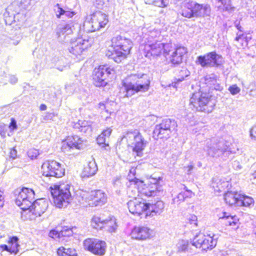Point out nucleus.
<instances>
[{
	"mask_svg": "<svg viewBox=\"0 0 256 256\" xmlns=\"http://www.w3.org/2000/svg\"><path fill=\"white\" fill-rule=\"evenodd\" d=\"M177 246L178 251L192 252V248L193 246H192V240L189 242L186 240H180L177 244Z\"/></svg>",
	"mask_w": 256,
	"mask_h": 256,
	"instance_id": "c9c22d12",
	"label": "nucleus"
},
{
	"mask_svg": "<svg viewBox=\"0 0 256 256\" xmlns=\"http://www.w3.org/2000/svg\"><path fill=\"white\" fill-rule=\"evenodd\" d=\"M98 170V166L96 162L92 160L90 161L84 170L82 176L88 178L94 175Z\"/></svg>",
	"mask_w": 256,
	"mask_h": 256,
	"instance_id": "473e14b6",
	"label": "nucleus"
},
{
	"mask_svg": "<svg viewBox=\"0 0 256 256\" xmlns=\"http://www.w3.org/2000/svg\"><path fill=\"white\" fill-rule=\"evenodd\" d=\"M150 186L143 192L144 194L148 196H158L160 193H162L163 185L164 184L162 177L156 176L155 174H154L150 178Z\"/></svg>",
	"mask_w": 256,
	"mask_h": 256,
	"instance_id": "a211bd4d",
	"label": "nucleus"
},
{
	"mask_svg": "<svg viewBox=\"0 0 256 256\" xmlns=\"http://www.w3.org/2000/svg\"><path fill=\"white\" fill-rule=\"evenodd\" d=\"M128 206L130 213L134 214L140 215L142 212H146L148 210V203L142 200L140 201L138 200H130L128 202Z\"/></svg>",
	"mask_w": 256,
	"mask_h": 256,
	"instance_id": "6ab92c4d",
	"label": "nucleus"
},
{
	"mask_svg": "<svg viewBox=\"0 0 256 256\" xmlns=\"http://www.w3.org/2000/svg\"><path fill=\"white\" fill-rule=\"evenodd\" d=\"M216 105V100L208 94L200 92L194 93L190 100V108L197 111L210 112Z\"/></svg>",
	"mask_w": 256,
	"mask_h": 256,
	"instance_id": "7ed1b4c3",
	"label": "nucleus"
},
{
	"mask_svg": "<svg viewBox=\"0 0 256 256\" xmlns=\"http://www.w3.org/2000/svg\"><path fill=\"white\" fill-rule=\"evenodd\" d=\"M64 26V28L67 32L68 34H72V28L73 26H72L70 24H65L62 25Z\"/></svg>",
	"mask_w": 256,
	"mask_h": 256,
	"instance_id": "5fc2aeb1",
	"label": "nucleus"
},
{
	"mask_svg": "<svg viewBox=\"0 0 256 256\" xmlns=\"http://www.w3.org/2000/svg\"><path fill=\"white\" fill-rule=\"evenodd\" d=\"M92 226L95 228H104L110 232H116L118 228L116 220L114 216L110 217V219L104 220L95 216L92 218Z\"/></svg>",
	"mask_w": 256,
	"mask_h": 256,
	"instance_id": "dca6fc26",
	"label": "nucleus"
},
{
	"mask_svg": "<svg viewBox=\"0 0 256 256\" xmlns=\"http://www.w3.org/2000/svg\"><path fill=\"white\" fill-rule=\"evenodd\" d=\"M112 50H109L106 56L117 63L126 59L130 54L133 44L132 40L121 36H117L112 39Z\"/></svg>",
	"mask_w": 256,
	"mask_h": 256,
	"instance_id": "f03ea898",
	"label": "nucleus"
},
{
	"mask_svg": "<svg viewBox=\"0 0 256 256\" xmlns=\"http://www.w3.org/2000/svg\"><path fill=\"white\" fill-rule=\"evenodd\" d=\"M250 136L252 137L256 138V125L251 129Z\"/></svg>",
	"mask_w": 256,
	"mask_h": 256,
	"instance_id": "052dcab7",
	"label": "nucleus"
},
{
	"mask_svg": "<svg viewBox=\"0 0 256 256\" xmlns=\"http://www.w3.org/2000/svg\"><path fill=\"white\" fill-rule=\"evenodd\" d=\"M188 220L190 224H194L195 226L197 225V217L195 215H190L189 217L188 218Z\"/></svg>",
	"mask_w": 256,
	"mask_h": 256,
	"instance_id": "603ef678",
	"label": "nucleus"
},
{
	"mask_svg": "<svg viewBox=\"0 0 256 256\" xmlns=\"http://www.w3.org/2000/svg\"><path fill=\"white\" fill-rule=\"evenodd\" d=\"M42 174L46 177L61 178L65 172L62 164L54 160H48L42 166Z\"/></svg>",
	"mask_w": 256,
	"mask_h": 256,
	"instance_id": "1a4fd4ad",
	"label": "nucleus"
},
{
	"mask_svg": "<svg viewBox=\"0 0 256 256\" xmlns=\"http://www.w3.org/2000/svg\"><path fill=\"white\" fill-rule=\"evenodd\" d=\"M4 199V196L3 192L0 190V208L2 207L4 204V202H2Z\"/></svg>",
	"mask_w": 256,
	"mask_h": 256,
	"instance_id": "680f3d73",
	"label": "nucleus"
},
{
	"mask_svg": "<svg viewBox=\"0 0 256 256\" xmlns=\"http://www.w3.org/2000/svg\"><path fill=\"white\" fill-rule=\"evenodd\" d=\"M218 181L219 182H220L219 179H216L212 184V186L214 188V190L221 192L224 189V188L227 186L228 183L227 182H223L218 184Z\"/></svg>",
	"mask_w": 256,
	"mask_h": 256,
	"instance_id": "58836bf2",
	"label": "nucleus"
},
{
	"mask_svg": "<svg viewBox=\"0 0 256 256\" xmlns=\"http://www.w3.org/2000/svg\"><path fill=\"white\" fill-rule=\"evenodd\" d=\"M224 6V10L230 12L234 11V7L232 6L230 0H218Z\"/></svg>",
	"mask_w": 256,
	"mask_h": 256,
	"instance_id": "ea45409f",
	"label": "nucleus"
},
{
	"mask_svg": "<svg viewBox=\"0 0 256 256\" xmlns=\"http://www.w3.org/2000/svg\"><path fill=\"white\" fill-rule=\"evenodd\" d=\"M60 234L61 238L62 237H69L72 236L73 232L72 228L64 227L60 230V234Z\"/></svg>",
	"mask_w": 256,
	"mask_h": 256,
	"instance_id": "a19ab883",
	"label": "nucleus"
},
{
	"mask_svg": "<svg viewBox=\"0 0 256 256\" xmlns=\"http://www.w3.org/2000/svg\"><path fill=\"white\" fill-rule=\"evenodd\" d=\"M150 80L145 74H132L123 80L122 83L126 94L124 97H130L139 92H147L150 86Z\"/></svg>",
	"mask_w": 256,
	"mask_h": 256,
	"instance_id": "f257e3e1",
	"label": "nucleus"
},
{
	"mask_svg": "<svg viewBox=\"0 0 256 256\" xmlns=\"http://www.w3.org/2000/svg\"><path fill=\"white\" fill-rule=\"evenodd\" d=\"M128 146L132 148V151L139 157L144 155L143 151L146 146L148 142L138 131L128 132L124 136Z\"/></svg>",
	"mask_w": 256,
	"mask_h": 256,
	"instance_id": "0eeeda50",
	"label": "nucleus"
},
{
	"mask_svg": "<svg viewBox=\"0 0 256 256\" xmlns=\"http://www.w3.org/2000/svg\"><path fill=\"white\" fill-rule=\"evenodd\" d=\"M184 192H180L176 197L173 198L172 202L176 204H180L184 202L187 198H191L192 196V192L191 190L186 189V186H184Z\"/></svg>",
	"mask_w": 256,
	"mask_h": 256,
	"instance_id": "72a5a7b5",
	"label": "nucleus"
},
{
	"mask_svg": "<svg viewBox=\"0 0 256 256\" xmlns=\"http://www.w3.org/2000/svg\"><path fill=\"white\" fill-rule=\"evenodd\" d=\"M216 240L210 235L206 236L202 234L196 235L192 240V246L202 250H212L216 246Z\"/></svg>",
	"mask_w": 256,
	"mask_h": 256,
	"instance_id": "ddd939ff",
	"label": "nucleus"
},
{
	"mask_svg": "<svg viewBox=\"0 0 256 256\" xmlns=\"http://www.w3.org/2000/svg\"><path fill=\"white\" fill-rule=\"evenodd\" d=\"M50 187V192L54 202L58 208L66 206L71 198L70 186L68 184L54 185Z\"/></svg>",
	"mask_w": 256,
	"mask_h": 256,
	"instance_id": "423d86ee",
	"label": "nucleus"
},
{
	"mask_svg": "<svg viewBox=\"0 0 256 256\" xmlns=\"http://www.w3.org/2000/svg\"><path fill=\"white\" fill-rule=\"evenodd\" d=\"M243 34H237V36L235 38V40H236V41H238L240 40V39L242 36H243Z\"/></svg>",
	"mask_w": 256,
	"mask_h": 256,
	"instance_id": "338daca9",
	"label": "nucleus"
},
{
	"mask_svg": "<svg viewBox=\"0 0 256 256\" xmlns=\"http://www.w3.org/2000/svg\"><path fill=\"white\" fill-rule=\"evenodd\" d=\"M176 127L177 124L174 120L164 119L161 123L155 126L153 132L154 136H156L158 138H168Z\"/></svg>",
	"mask_w": 256,
	"mask_h": 256,
	"instance_id": "6e6552de",
	"label": "nucleus"
},
{
	"mask_svg": "<svg viewBox=\"0 0 256 256\" xmlns=\"http://www.w3.org/2000/svg\"><path fill=\"white\" fill-rule=\"evenodd\" d=\"M211 8L206 4H200L194 0H190L184 4L183 7L180 12L186 18H204L210 16Z\"/></svg>",
	"mask_w": 256,
	"mask_h": 256,
	"instance_id": "20e7f679",
	"label": "nucleus"
},
{
	"mask_svg": "<svg viewBox=\"0 0 256 256\" xmlns=\"http://www.w3.org/2000/svg\"><path fill=\"white\" fill-rule=\"evenodd\" d=\"M9 128L11 130H14L17 128L16 122L14 118H12L11 120V122L9 125Z\"/></svg>",
	"mask_w": 256,
	"mask_h": 256,
	"instance_id": "6e6d98bb",
	"label": "nucleus"
},
{
	"mask_svg": "<svg viewBox=\"0 0 256 256\" xmlns=\"http://www.w3.org/2000/svg\"><path fill=\"white\" fill-rule=\"evenodd\" d=\"M17 151L14 148L11 149L10 154V158H12V160L14 159L16 157Z\"/></svg>",
	"mask_w": 256,
	"mask_h": 256,
	"instance_id": "13d9d810",
	"label": "nucleus"
},
{
	"mask_svg": "<svg viewBox=\"0 0 256 256\" xmlns=\"http://www.w3.org/2000/svg\"><path fill=\"white\" fill-rule=\"evenodd\" d=\"M64 10L65 8L64 9L61 8L59 4H56L54 6V10L56 14V16L58 18L64 16Z\"/></svg>",
	"mask_w": 256,
	"mask_h": 256,
	"instance_id": "79ce46f5",
	"label": "nucleus"
},
{
	"mask_svg": "<svg viewBox=\"0 0 256 256\" xmlns=\"http://www.w3.org/2000/svg\"><path fill=\"white\" fill-rule=\"evenodd\" d=\"M57 253L58 256H76L74 249L66 248L64 247L60 248Z\"/></svg>",
	"mask_w": 256,
	"mask_h": 256,
	"instance_id": "4c0bfd02",
	"label": "nucleus"
},
{
	"mask_svg": "<svg viewBox=\"0 0 256 256\" xmlns=\"http://www.w3.org/2000/svg\"><path fill=\"white\" fill-rule=\"evenodd\" d=\"M48 202L45 198H40L32 201V206L28 210L36 216H40L47 210Z\"/></svg>",
	"mask_w": 256,
	"mask_h": 256,
	"instance_id": "aec40b11",
	"label": "nucleus"
},
{
	"mask_svg": "<svg viewBox=\"0 0 256 256\" xmlns=\"http://www.w3.org/2000/svg\"><path fill=\"white\" fill-rule=\"evenodd\" d=\"M7 131V126L4 124H0V134L2 136H5Z\"/></svg>",
	"mask_w": 256,
	"mask_h": 256,
	"instance_id": "3c124183",
	"label": "nucleus"
},
{
	"mask_svg": "<svg viewBox=\"0 0 256 256\" xmlns=\"http://www.w3.org/2000/svg\"><path fill=\"white\" fill-rule=\"evenodd\" d=\"M47 106L44 104H41L40 106V110H46Z\"/></svg>",
	"mask_w": 256,
	"mask_h": 256,
	"instance_id": "0e129e2a",
	"label": "nucleus"
},
{
	"mask_svg": "<svg viewBox=\"0 0 256 256\" xmlns=\"http://www.w3.org/2000/svg\"><path fill=\"white\" fill-rule=\"evenodd\" d=\"M186 52V48L184 46H180L176 48L174 52H172L170 50L167 54L170 56V59L171 63L176 66L182 63V57Z\"/></svg>",
	"mask_w": 256,
	"mask_h": 256,
	"instance_id": "393cba45",
	"label": "nucleus"
},
{
	"mask_svg": "<svg viewBox=\"0 0 256 256\" xmlns=\"http://www.w3.org/2000/svg\"><path fill=\"white\" fill-rule=\"evenodd\" d=\"M85 249L98 256H103L106 252V243L96 238H87L84 242Z\"/></svg>",
	"mask_w": 256,
	"mask_h": 256,
	"instance_id": "f3484780",
	"label": "nucleus"
},
{
	"mask_svg": "<svg viewBox=\"0 0 256 256\" xmlns=\"http://www.w3.org/2000/svg\"><path fill=\"white\" fill-rule=\"evenodd\" d=\"M97 143L99 145H102V147H105L108 146V144L106 143V138L102 134L99 135L98 138H96Z\"/></svg>",
	"mask_w": 256,
	"mask_h": 256,
	"instance_id": "a18cd8bd",
	"label": "nucleus"
},
{
	"mask_svg": "<svg viewBox=\"0 0 256 256\" xmlns=\"http://www.w3.org/2000/svg\"><path fill=\"white\" fill-rule=\"evenodd\" d=\"M68 31H66L64 28V26L62 25H60L58 26L56 32V35L58 38H60L61 35H64V37L66 35L70 34H68Z\"/></svg>",
	"mask_w": 256,
	"mask_h": 256,
	"instance_id": "49530a36",
	"label": "nucleus"
},
{
	"mask_svg": "<svg viewBox=\"0 0 256 256\" xmlns=\"http://www.w3.org/2000/svg\"><path fill=\"white\" fill-rule=\"evenodd\" d=\"M92 122L90 121L79 120L74 123L73 128L79 132L90 134L92 132Z\"/></svg>",
	"mask_w": 256,
	"mask_h": 256,
	"instance_id": "c756f323",
	"label": "nucleus"
},
{
	"mask_svg": "<svg viewBox=\"0 0 256 256\" xmlns=\"http://www.w3.org/2000/svg\"><path fill=\"white\" fill-rule=\"evenodd\" d=\"M89 199L92 201L90 204L96 206L104 204L106 202L107 198L102 190H96L90 192Z\"/></svg>",
	"mask_w": 256,
	"mask_h": 256,
	"instance_id": "4be33fe9",
	"label": "nucleus"
},
{
	"mask_svg": "<svg viewBox=\"0 0 256 256\" xmlns=\"http://www.w3.org/2000/svg\"><path fill=\"white\" fill-rule=\"evenodd\" d=\"M112 132V130L110 128H108L106 130H104L102 134L104 135V136L108 138L110 136Z\"/></svg>",
	"mask_w": 256,
	"mask_h": 256,
	"instance_id": "4d7b16f0",
	"label": "nucleus"
},
{
	"mask_svg": "<svg viewBox=\"0 0 256 256\" xmlns=\"http://www.w3.org/2000/svg\"><path fill=\"white\" fill-rule=\"evenodd\" d=\"M90 16V20L85 23L84 26H90L91 29L88 30L91 32L98 30L104 28L108 22V16L100 11L93 13Z\"/></svg>",
	"mask_w": 256,
	"mask_h": 256,
	"instance_id": "4468645a",
	"label": "nucleus"
},
{
	"mask_svg": "<svg viewBox=\"0 0 256 256\" xmlns=\"http://www.w3.org/2000/svg\"><path fill=\"white\" fill-rule=\"evenodd\" d=\"M152 230L146 226H136L132 231V238L138 240H144L150 238Z\"/></svg>",
	"mask_w": 256,
	"mask_h": 256,
	"instance_id": "5701e85b",
	"label": "nucleus"
},
{
	"mask_svg": "<svg viewBox=\"0 0 256 256\" xmlns=\"http://www.w3.org/2000/svg\"><path fill=\"white\" fill-rule=\"evenodd\" d=\"M34 194V192L32 189L23 188L16 198V204L20 207L23 210H28L32 206Z\"/></svg>",
	"mask_w": 256,
	"mask_h": 256,
	"instance_id": "f8f14e48",
	"label": "nucleus"
},
{
	"mask_svg": "<svg viewBox=\"0 0 256 256\" xmlns=\"http://www.w3.org/2000/svg\"><path fill=\"white\" fill-rule=\"evenodd\" d=\"M75 14H76V13L74 11H70V10H68V8H65L64 16H66L68 18H71Z\"/></svg>",
	"mask_w": 256,
	"mask_h": 256,
	"instance_id": "864d4df0",
	"label": "nucleus"
},
{
	"mask_svg": "<svg viewBox=\"0 0 256 256\" xmlns=\"http://www.w3.org/2000/svg\"><path fill=\"white\" fill-rule=\"evenodd\" d=\"M114 72L112 68L106 66H100L95 68L93 72L94 84L97 87L104 86L107 84L106 79Z\"/></svg>",
	"mask_w": 256,
	"mask_h": 256,
	"instance_id": "2eb2a0df",
	"label": "nucleus"
},
{
	"mask_svg": "<svg viewBox=\"0 0 256 256\" xmlns=\"http://www.w3.org/2000/svg\"><path fill=\"white\" fill-rule=\"evenodd\" d=\"M240 88L236 84H233L228 88V90L232 95L236 94L240 92Z\"/></svg>",
	"mask_w": 256,
	"mask_h": 256,
	"instance_id": "09e8293b",
	"label": "nucleus"
},
{
	"mask_svg": "<svg viewBox=\"0 0 256 256\" xmlns=\"http://www.w3.org/2000/svg\"><path fill=\"white\" fill-rule=\"evenodd\" d=\"M218 81L214 74L206 76L204 78L206 84L209 86L210 89L220 90L222 89V86H220Z\"/></svg>",
	"mask_w": 256,
	"mask_h": 256,
	"instance_id": "7c9ffc66",
	"label": "nucleus"
},
{
	"mask_svg": "<svg viewBox=\"0 0 256 256\" xmlns=\"http://www.w3.org/2000/svg\"><path fill=\"white\" fill-rule=\"evenodd\" d=\"M148 210L146 213V216L152 217L157 214H160L164 208V203L162 200H158L156 203L150 204L148 203Z\"/></svg>",
	"mask_w": 256,
	"mask_h": 256,
	"instance_id": "bb28decb",
	"label": "nucleus"
},
{
	"mask_svg": "<svg viewBox=\"0 0 256 256\" xmlns=\"http://www.w3.org/2000/svg\"><path fill=\"white\" fill-rule=\"evenodd\" d=\"M18 238L17 236H14L9 238L8 245H0V250H6L11 254H16L18 251V248L20 246L18 244Z\"/></svg>",
	"mask_w": 256,
	"mask_h": 256,
	"instance_id": "a878e982",
	"label": "nucleus"
},
{
	"mask_svg": "<svg viewBox=\"0 0 256 256\" xmlns=\"http://www.w3.org/2000/svg\"><path fill=\"white\" fill-rule=\"evenodd\" d=\"M240 194L238 192L228 191L224 195V198L226 203L230 206H238Z\"/></svg>",
	"mask_w": 256,
	"mask_h": 256,
	"instance_id": "2f4dec72",
	"label": "nucleus"
},
{
	"mask_svg": "<svg viewBox=\"0 0 256 256\" xmlns=\"http://www.w3.org/2000/svg\"><path fill=\"white\" fill-rule=\"evenodd\" d=\"M206 151L208 156L212 157H223L224 159L231 152L229 142L222 138H214L206 142Z\"/></svg>",
	"mask_w": 256,
	"mask_h": 256,
	"instance_id": "39448f33",
	"label": "nucleus"
},
{
	"mask_svg": "<svg viewBox=\"0 0 256 256\" xmlns=\"http://www.w3.org/2000/svg\"><path fill=\"white\" fill-rule=\"evenodd\" d=\"M146 4H154L159 7H163L165 6L164 0H144Z\"/></svg>",
	"mask_w": 256,
	"mask_h": 256,
	"instance_id": "37998d69",
	"label": "nucleus"
},
{
	"mask_svg": "<svg viewBox=\"0 0 256 256\" xmlns=\"http://www.w3.org/2000/svg\"><path fill=\"white\" fill-rule=\"evenodd\" d=\"M222 56L216 52H212L197 57L196 62L202 68H218L222 64Z\"/></svg>",
	"mask_w": 256,
	"mask_h": 256,
	"instance_id": "9d476101",
	"label": "nucleus"
},
{
	"mask_svg": "<svg viewBox=\"0 0 256 256\" xmlns=\"http://www.w3.org/2000/svg\"><path fill=\"white\" fill-rule=\"evenodd\" d=\"M92 42V38L86 35H82L81 38H78L70 42L68 48L69 52L76 56H80L83 51L91 46Z\"/></svg>",
	"mask_w": 256,
	"mask_h": 256,
	"instance_id": "9b49d317",
	"label": "nucleus"
},
{
	"mask_svg": "<svg viewBox=\"0 0 256 256\" xmlns=\"http://www.w3.org/2000/svg\"><path fill=\"white\" fill-rule=\"evenodd\" d=\"M188 174H190V171L193 170L194 166L192 165H190L188 166Z\"/></svg>",
	"mask_w": 256,
	"mask_h": 256,
	"instance_id": "774afa93",
	"label": "nucleus"
},
{
	"mask_svg": "<svg viewBox=\"0 0 256 256\" xmlns=\"http://www.w3.org/2000/svg\"><path fill=\"white\" fill-rule=\"evenodd\" d=\"M82 140L78 136H69L62 146V148L64 150H80L82 148Z\"/></svg>",
	"mask_w": 256,
	"mask_h": 256,
	"instance_id": "b1692460",
	"label": "nucleus"
},
{
	"mask_svg": "<svg viewBox=\"0 0 256 256\" xmlns=\"http://www.w3.org/2000/svg\"><path fill=\"white\" fill-rule=\"evenodd\" d=\"M149 46L150 48V52L152 55L158 56L162 53V50H164L165 54L166 53V52H165V45L164 43L156 42L150 44Z\"/></svg>",
	"mask_w": 256,
	"mask_h": 256,
	"instance_id": "f704fd0d",
	"label": "nucleus"
},
{
	"mask_svg": "<svg viewBox=\"0 0 256 256\" xmlns=\"http://www.w3.org/2000/svg\"><path fill=\"white\" fill-rule=\"evenodd\" d=\"M176 77L174 78V82L172 84L174 87H176V84L180 82H182L184 78L190 75V72L186 67H179L176 68L174 70Z\"/></svg>",
	"mask_w": 256,
	"mask_h": 256,
	"instance_id": "cd10ccee",
	"label": "nucleus"
},
{
	"mask_svg": "<svg viewBox=\"0 0 256 256\" xmlns=\"http://www.w3.org/2000/svg\"><path fill=\"white\" fill-rule=\"evenodd\" d=\"M59 234H60V230L57 228L56 230H50L48 235L50 237H51L54 238H60L61 237Z\"/></svg>",
	"mask_w": 256,
	"mask_h": 256,
	"instance_id": "de8ad7c7",
	"label": "nucleus"
},
{
	"mask_svg": "<svg viewBox=\"0 0 256 256\" xmlns=\"http://www.w3.org/2000/svg\"><path fill=\"white\" fill-rule=\"evenodd\" d=\"M253 203L254 200L252 198L240 194L239 200L238 202V206H250Z\"/></svg>",
	"mask_w": 256,
	"mask_h": 256,
	"instance_id": "e433bc0d",
	"label": "nucleus"
},
{
	"mask_svg": "<svg viewBox=\"0 0 256 256\" xmlns=\"http://www.w3.org/2000/svg\"><path fill=\"white\" fill-rule=\"evenodd\" d=\"M235 26L240 32H243V28L240 26V24H235Z\"/></svg>",
	"mask_w": 256,
	"mask_h": 256,
	"instance_id": "e2e57ef3",
	"label": "nucleus"
},
{
	"mask_svg": "<svg viewBox=\"0 0 256 256\" xmlns=\"http://www.w3.org/2000/svg\"><path fill=\"white\" fill-rule=\"evenodd\" d=\"M40 154L39 150L34 148L30 150L28 152V157L32 160L36 159Z\"/></svg>",
	"mask_w": 256,
	"mask_h": 256,
	"instance_id": "c03bdc74",
	"label": "nucleus"
},
{
	"mask_svg": "<svg viewBox=\"0 0 256 256\" xmlns=\"http://www.w3.org/2000/svg\"><path fill=\"white\" fill-rule=\"evenodd\" d=\"M232 168L236 170H238L242 169V166L238 160H234L232 162Z\"/></svg>",
	"mask_w": 256,
	"mask_h": 256,
	"instance_id": "8fccbe9b",
	"label": "nucleus"
},
{
	"mask_svg": "<svg viewBox=\"0 0 256 256\" xmlns=\"http://www.w3.org/2000/svg\"><path fill=\"white\" fill-rule=\"evenodd\" d=\"M99 108L102 110L106 109V106L104 103L100 102L99 104Z\"/></svg>",
	"mask_w": 256,
	"mask_h": 256,
	"instance_id": "69168bd1",
	"label": "nucleus"
},
{
	"mask_svg": "<svg viewBox=\"0 0 256 256\" xmlns=\"http://www.w3.org/2000/svg\"><path fill=\"white\" fill-rule=\"evenodd\" d=\"M4 13L5 22L6 24L10 25L16 21V16L18 14V2L14 1L8 6Z\"/></svg>",
	"mask_w": 256,
	"mask_h": 256,
	"instance_id": "412c9836",
	"label": "nucleus"
},
{
	"mask_svg": "<svg viewBox=\"0 0 256 256\" xmlns=\"http://www.w3.org/2000/svg\"><path fill=\"white\" fill-rule=\"evenodd\" d=\"M18 82V78L15 76H11L10 78V82L11 84H15Z\"/></svg>",
	"mask_w": 256,
	"mask_h": 256,
	"instance_id": "bf43d9fd",
	"label": "nucleus"
},
{
	"mask_svg": "<svg viewBox=\"0 0 256 256\" xmlns=\"http://www.w3.org/2000/svg\"><path fill=\"white\" fill-rule=\"evenodd\" d=\"M220 220H224V223L226 226H232L234 229L238 227L239 220L236 216H230L226 212L222 213V216L220 217Z\"/></svg>",
	"mask_w": 256,
	"mask_h": 256,
	"instance_id": "c85d7f7f",
	"label": "nucleus"
}]
</instances>
